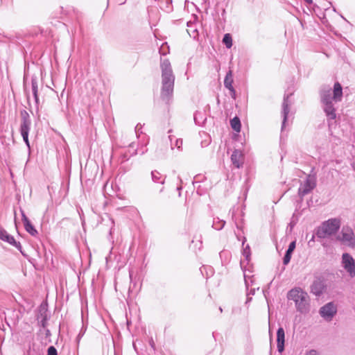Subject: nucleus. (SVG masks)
I'll return each mask as SVG.
<instances>
[{
    "label": "nucleus",
    "mask_w": 355,
    "mask_h": 355,
    "mask_svg": "<svg viewBox=\"0 0 355 355\" xmlns=\"http://www.w3.org/2000/svg\"><path fill=\"white\" fill-rule=\"evenodd\" d=\"M252 300V297H249V295H247V300H246V303H248L251 301Z\"/></svg>",
    "instance_id": "2f4dec72"
},
{
    "label": "nucleus",
    "mask_w": 355,
    "mask_h": 355,
    "mask_svg": "<svg viewBox=\"0 0 355 355\" xmlns=\"http://www.w3.org/2000/svg\"><path fill=\"white\" fill-rule=\"evenodd\" d=\"M231 160L232 164L236 167L240 168L243 164V155L240 150H235L232 155Z\"/></svg>",
    "instance_id": "a211bd4d"
},
{
    "label": "nucleus",
    "mask_w": 355,
    "mask_h": 355,
    "mask_svg": "<svg viewBox=\"0 0 355 355\" xmlns=\"http://www.w3.org/2000/svg\"><path fill=\"white\" fill-rule=\"evenodd\" d=\"M175 146L178 149H180V148H181V147H182V139H176Z\"/></svg>",
    "instance_id": "c85d7f7f"
},
{
    "label": "nucleus",
    "mask_w": 355,
    "mask_h": 355,
    "mask_svg": "<svg viewBox=\"0 0 355 355\" xmlns=\"http://www.w3.org/2000/svg\"><path fill=\"white\" fill-rule=\"evenodd\" d=\"M169 138H170V140H171V141H172V139H171V135L169 136Z\"/></svg>",
    "instance_id": "58836bf2"
},
{
    "label": "nucleus",
    "mask_w": 355,
    "mask_h": 355,
    "mask_svg": "<svg viewBox=\"0 0 355 355\" xmlns=\"http://www.w3.org/2000/svg\"><path fill=\"white\" fill-rule=\"evenodd\" d=\"M21 118L20 133L23 140L29 147L28 133L31 129V121L28 113L26 110L21 112Z\"/></svg>",
    "instance_id": "423d86ee"
},
{
    "label": "nucleus",
    "mask_w": 355,
    "mask_h": 355,
    "mask_svg": "<svg viewBox=\"0 0 355 355\" xmlns=\"http://www.w3.org/2000/svg\"><path fill=\"white\" fill-rule=\"evenodd\" d=\"M0 239L6 241L10 245L15 246L17 249L21 248V244L19 242H17L14 237L9 234L4 229L0 228Z\"/></svg>",
    "instance_id": "9b49d317"
},
{
    "label": "nucleus",
    "mask_w": 355,
    "mask_h": 355,
    "mask_svg": "<svg viewBox=\"0 0 355 355\" xmlns=\"http://www.w3.org/2000/svg\"><path fill=\"white\" fill-rule=\"evenodd\" d=\"M242 270L243 271V276L246 289L249 290V287L253 286L254 284V276L251 275L252 271L249 268H247V267L242 268Z\"/></svg>",
    "instance_id": "dca6fc26"
},
{
    "label": "nucleus",
    "mask_w": 355,
    "mask_h": 355,
    "mask_svg": "<svg viewBox=\"0 0 355 355\" xmlns=\"http://www.w3.org/2000/svg\"><path fill=\"white\" fill-rule=\"evenodd\" d=\"M220 309V312H222V311H223V309H222V308H221V307H220V309Z\"/></svg>",
    "instance_id": "4c0bfd02"
},
{
    "label": "nucleus",
    "mask_w": 355,
    "mask_h": 355,
    "mask_svg": "<svg viewBox=\"0 0 355 355\" xmlns=\"http://www.w3.org/2000/svg\"><path fill=\"white\" fill-rule=\"evenodd\" d=\"M233 84V75L232 70H229V71L226 73V76L225 77L224 80V85L225 87L228 89L230 92L231 95L233 98H235V89L232 85Z\"/></svg>",
    "instance_id": "ddd939ff"
},
{
    "label": "nucleus",
    "mask_w": 355,
    "mask_h": 355,
    "mask_svg": "<svg viewBox=\"0 0 355 355\" xmlns=\"http://www.w3.org/2000/svg\"><path fill=\"white\" fill-rule=\"evenodd\" d=\"M337 312L336 306L333 302H329L322 306L320 314L327 321H331Z\"/></svg>",
    "instance_id": "1a4fd4ad"
},
{
    "label": "nucleus",
    "mask_w": 355,
    "mask_h": 355,
    "mask_svg": "<svg viewBox=\"0 0 355 355\" xmlns=\"http://www.w3.org/2000/svg\"><path fill=\"white\" fill-rule=\"evenodd\" d=\"M257 289L258 290L259 287H257ZM255 291H256V288H254V287L252 288L249 291H248L247 295H254Z\"/></svg>",
    "instance_id": "c756f323"
},
{
    "label": "nucleus",
    "mask_w": 355,
    "mask_h": 355,
    "mask_svg": "<svg viewBox=\"0 0 355 355\" xmlns=\"http://www.w3.org/2000/svg\"><path fill=\"white\" fill-rule=\"evenodd\" d=\"M304 355H320V353L315 349L307 350Z\"/></svg>",
    "instance_id": "cd10ccee"
},
{
    "label": "nucleus",
    "mask_w": 355,
    "mask_h": 355,
    "mask_svg": "<svg viewBox=\"0 0 355 355\" xmlns=\"http://www.w3.org/2000/svg\"><path fill=\"white\" fill-rule=\"evenodd\" d=\"M296 243L295 241H292L288 246V248L284 255L283 263L284 265H287L291 259V254L295 248Z\"/></svg>",
    "instance_id": "6ab92c4d"
},
{
    "label": "nucleus",
    "mask_w": 355,
    "mask_h": 355,
    "mask_svg": "<svg viewBox=\"0 0 355 355\" xmlns=\"http://www.w3.org/2000/svg\"><path fill=\"white\" fill-rule=\"evenodd\" d=\"M245 241H246V238H245V237H243V240H242V245H243V247H244V244H245Z\"/></svg>",
    "instance_id": "72a5a7b5"
},
{
    "label": "nucleus",
    "mask_w": 355,
    "mask_h": 355,
    "mask_svg": "<svg viewBox=\"0 0 355 355\" xmlns=\"http://www.w3.org/2000/svg\"><path fill=\"white\" fill-rule=\"evenodd\" d=\"M150 345L153 347V346H154V342H153V340H151V341L150 342Z\"/></svg>",
    "instance_id": "c9c22d12"
},
{
    "label": "nucleus",
    "mask_w": 355,
    "mask_h": 355,
    "mask_svg": "<svg viewBox=\"0 0 355 355\" xmlns=\"http://www.w3.org/2000/svg\"><path fill=\"white\" fill-rule=\"evenodd\" d=\"M343 89L339 83H336L334 86V90L331 87H324L320 91V99L322 103L323 110L327 117L330 119H335L336 117V109L333 101L337 103L342 100Z\"/></svg>",
    "instance_id": "f257e3e1"
},
{
    "label": "nucleus",
    "mask_w": 355,
    "mask_h": 355,
    "mask_svg": "<svg viewBox=\"0 0 355 355\" xmlns=\"http://www.w3.org/2000/svg\"><path fill=\"white\" fill-rule=\"evenodd\" d=\"M341 266L351 278L355 277V260L350 254H342Z\"/></svg>",
    "instance_id": "0eeeda50"
},
{
    "label": "nucleus",
    "mask_w": 355,
    "mask_h": 355,
    "mask_svg": "<svg viewBox=\"0 0 355 355\" xmlns=\"http://www.w3.org/2000/svg\"><path fill=\"white\" fill-rule=\"evenodd\" d=\"M242 254L244 257V259L240 262L241 268H244L250 265L251 260V250L249 245H246L243 248Z\"/></svg>",
    "instance_id": "2eb2a0df"
},
{
    "label": "nucleus",
    "mask_w": 355,
    "mask_h": 355,
    "mask_svg": "<svg viewBox=\"0 0 355 355\" xmlns=\"http://www.w3.org/2000/svg\"><path fill=\"white\" fill-rule=\"evenodd\" d=\"M21 216L26 231L28 232L32 236H36L37 234V231L36 230L35 227L31 224V221L28 220V218H27V216H26L23 211H21Z\"/></svg>",
    "instance_id": "4468645a"
},
{
    "label": "nucleus",
    "mask_w": 355,
    "mask_h": 355,
    "mask_svg": "<svg viewBox=\"0 0 355 355\" xmlns=\"http://www.w3.org/2000/svg\"><path fill=\"white\" fill-rule=\"evenodd\" d=\"M230 125L232 128L236 132H240L241 130V121L239 117L235 116L230 121Z\"/></svg>",
    "instance_id": "5701e85b"
},
{
    "label": "nucleus",
    "mask_w": 355,
    "mask_h": 355,
    "mask_svg": "<svg viewBox=\"0 0 355 355\" xmlns=\"http://www.w3.org/2000/svg\"><path fill=\"white\" fill-rule=\"evenodd\" d=\"M316 186L315 178L313 175H308L305 181L301 183L298 189L299 196L302 198L309 193Z\"/></svg>",
    "instance_id": "6e6552de"
},
{
    "label": "nucleus",
    "mask_w": 355,
    "mask_h": 355,
    "mask_svg": "<svg viewBox=\"0 0 355 355\" xmlns=\"http://www.w3.org/2000/svg\"><path fill=\"white\" fill-rule=\"evenodd\" d=\"M151 177L154 182L160 183L163 184L165 182V177L157 171H152Z\"/></svg>",
    "instance_id": "412c9836"
},
{
    "label": "nucleus",
    "mask_w": 355,
    "mask_h": 355,
    "mask_svg": "<svg viewBox=\"0 0 355 355\" xmlns=\"http://www.w3.org/2000/svg\"><path fill=\"white\" fill-rule=\"evenodd\" d=\"M181 189H182V187H178V190H179V191H180Z\"/></svg>",
    "instance_id": "e433bc0d"
},
{
    "label": "nucleus",
    "mask_w": 355,
    "mask_h": 355,
    "mask_svg": "<svg viewBox=\"0 0 355 355\" xmlns=\"http://www.w3.org/2000/svg\"><path fill=\"white\" fill-rule=\"evenodd\" d=\"M187 26L189 27V29H187L188 34L191 36L195 38L198 35V32L196 28H192L193 24L191 23H188Z\"/></svg>",
    "instance_id": "393cba45"
},
{
    "label": "nucleus",
    "mask_w": 355,
    "mask_h": 355,
    "mask_svg": "<svg viewBox=\"0 0 355 355\" xmlns=\"http://www.w3.org/2000/svg\"><path fill=\"white\" fill-rule=\"evenodd\" d=\"M288 98H289V95H286V96L285 95L284 97V101L282 103V116H283V121H282V130L286 127V122L288 120V115L290 112L291 103H289V102H288Z\"/></svg>",
    "instance_id": "9d476101"
},
{
    "label": "nucleus",
    "mask_w": 355,
    "mask_h": 355,
    "mask_svg": "<svg viewBox=\"0 0 355 355\" xmlns=\"http://www.w3.org/2000/svg\"><path fill=\"white\" fill-rule=\"evenodd\" d=\"M336 239L343 245L354 248L355 247V235L352 229L348 226L343 227Z\"/></svg>",
    "instance_id": "39448f33"
},
{
    "label": "nucleus",
    "mask_w": 355,
    "mask_h": 355,
    "mask_svg": "<svg viewBox=\"0 0 355 355\" xmlns=\"http://www.w3.org/2000/svg\"><path fill=\"white\" fill-rule=\"evenodd\" d=\"M223 42L227 49H230L232 46V36L229 33H226L223 39Z\"/></svg>",
    "instance_id": "b1692460"
},
{
    "label": "nucleus",
    "mask_w": 355,
    "mask_h": 355,
    "mask_svg": "<svg viewBox=\"0 0 355 355\" xmlns=\"http://www.w3.org/2000/svg\"><path fill=\"white\" fill-rule=\"evenodd\" d=\"M324 288V284L320 280H316L311 286V293L315 296H320L322 294Z\"/></svg>",
    "instance_id": "f3484780"
},
{
    "label": "nucleus",
    "mask_w": 355,
    "mask_h": 355,
    "mask_svg": "<svg viewBox=\"0 0 355 355\" xmlns=\"http://www.w3.org/2000/svg\"><path fill=\"white\" fill-rule=\"evenodd\" d=\"M277 350L282 353L284 350L285 333L282 327H279L277 331Z\"/></svg>",
    "instance_id": "f8f14e48"
},
{
    "label": "nucleus",
    "mask_w": 355,
    "mask_h": 355,
    "mask_svg": "<svg viewBox=\"0 0 355 355\" xmlns=\"http://www.w3.org/2000/svg\"><path fill=\"white\" fill-rule=\"evenodd\" d=\"M48 355H58L57 350L53 346H51L48 348L47 351Z\"/></svg>",
    "instance_id": "bb28decb"
},
{
    "label": "nucleus",
    "mask_w": 355,
    "mask_h": 355,
    "mask_svg": "<svg viewBox=\"0 0 355 355\" xmlns=\"http://www.w3.org/2000/svg\"><path fill=\"white\" fill-rule=\"evenodd\" d=\"M31 86H32V92L33 94L35 101V103H37L39 98H38V80L36 76H33L31 78Z\"/></svg>",
    "instance_id": "aec40b11"
},
{
    "label": "nucleus",
    "mask_w": 355,
    "mask_h": 355,
    "mask_svg": "<svg viewBox=\"0 0 355 355\" xmlns=\"http://www.w3.org/2000/svg\"><path fill=\"white\" fill-rule=\"evenodd\" d=\"M341 221L340 218H330L322 223L316 231V236L320 239L329 237L338 231L340 227Z\"/></svg>",
    "instance_id": "20e7f679"
},
{
    "label": "nucleus",
    "mask_w": 355,
    "mask_h": 355,
    "mask_svg": "<svg viewBox=\"0 0 355 355\" xmlns=\"http://www.w3.org/2000/svg\"><path fill=\"white\" fill-rule=\"evenodd\" d=\"M146 151H147V149L143 150L141 152V155H144Z\"/></svg>",
    "instance_id": "f704fd0d"
},
{
    "label": "nucleus",
    "mask_w": 355,
    "mask_h": 355,
    "mask_svg": "<svg viewBox=\"0 0 355 355\" xmlns=\"http://www.w3.org/2000/svg\"><path fill=\"white\" fill-rule=\"evenodd\" d=\"M288 300L295 302L297 311L301 313H307L310 311V298L308 293L300 287H295L287 293Z\"/></svg>",
    "instance_id": "7ed1b4c3"
},
{
    "label": "nucleus",
    "mask_w": 355,
    "mask_h": 355,
    "mask_svg": "<svg viewBox=\"0 0 355 355\" xmlns=\"http://www.w3.org/2000/svg\"><path fill=\"white\" fill-rule=\"evenodd\" d=\"M225 225V221L219 218H214L212 227L216 230H222Z\"/></svg>",
    "instance_id": "4be33fe9"
},
{
    "label": "nucleus",
    "mask_w": 355,
    "mask_h": 355,
    "mask_svg": "<svg viewBox=\"0 0 355 355\" xmlns=\"http://www.w3.org/2000/svg\"><path fill=\"white\" fill-rule=\"evenodd\" d=\"M110 220L111 222V224H112V227L110 228V234H112V230H113V227H114V220L112 218H110Z\"/></svg>",
    "instance_id": "7c9ffc66"
},
{
    "label": "nucleus",
    "mask_w": 355,
    "mask_h": 355,
    "mask_svg": "<svg viewBox=\"0 0 355 355\" xmlns=\"http://www.w3.org/2000/svg\"><path fill=\"white\" fill-rule=\"evenodd\" d=\"M142 128V126L140 123H138L136 126H135V133H136V136L139 138L140 137V135L142 134V131L141 130Z\"/></svg>",
    "instance_id": "a878e982"
},
{
    "label": "nucleus",
    "mask_w": 355,
    "mask_h": 355,
    "mask_svg": "<svg viewBox=\"0 0 355 355\" xmlns=\"http://www.w3.org/2000/svg\"><path fill=\"white\" fill-rule=\"evenodd\" d=\"M306 3L311 4L313 3L312 0H304Z\"/></svg>",
    "instance_id": "473e14b6"
},
{
    "label": "nucleus",
    "mask_w": 355,
    "mask_h": 355,
    "mask_svg": "<svg viewBox=\"0 0 355 355\" xmlns=\"http://www.w3.org/2000/svg\"><path fill=\"white\" fill-rule=\"evenodd\" d=\"M160 67L162 70L161 97L168 103L173 95L175 76L168 60L164 59L162 60Z\"/></svg>",
    "instance_id": "f03ea898"
}]
</instances>
